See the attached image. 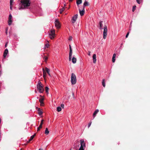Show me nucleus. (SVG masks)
Returning a JSON list of instances; mask_svg holds the SVG:
<instances>
[{"instance_id": "24", "label": "nucleus", "mask_w": 150, "mask_h": 150, "mask_svg": "<svg viewBox=\"0 0 150 150\" xmlns=\"http://www.w3.org/2000/svg\"><path fill=\"white\" fill-rule=\"evenodd\" d=\"M65 8L64 7H63L60 9L59 13L60 14L62 13V12L64 10Z\"/></svg>"}, {"instance_id": "21", "label": "nucleus", "mask_w": 150, "mask_h": 150, "mask_svg": "<svg viewBox=\"0 0 150 150\" xmlns=\"http://www.w3.org/2000/svg\"><path fill=\"white\" fill-rule=\"evenodd\" d=\"M35 134H34V135L31 136V137L30 138V139L29 140L28 142H29L31 141L33 139L34 137L35 136Z\"/></svg>"}, {"instance_id": "5", "label": "nucleus", "mask_w": 150, "mask_h": 150, "mask_svg": "<svg viewBox=\"0 0 150 150\" xmlns=\"http://www.w3.org/2000/svg\"><path fill=\"white\" fill-rule=\"evenodd\" d=\"M107 27L106 25H105L104 28L103 32V38L105 39L106 38L107 35Z\"/></svg>"}, {"instance_id": "2", "label": "nucleus", "mask_w": 150, "mask_h": 150, "mask_svg": "<svg viewBox=\"0 0 150 150\" xmlns=\"http://www.w3.org/2000/svg\"><path fill=\"white\" fill-rule=\"evenodd\" d=\"M71 81L72 85H74L76 83V76L74 73H72L71 74Z\"/></svg>"}, {"instance_id": "38", "label": "nucleus", "mask_w": 150, "mask_h": 150, "mask_svg": "<svg viewBox=\"0 0 150 150\" xmlns=\"http://www.w3.org/2000/svg\"><path fill=\"white\" fill-rule=\"evenodd\" d=\"M45 46L47 48H48L49 46V44H46L45 45Z\"/></svg>"}, {"instance_id": "39", "label": "nucleus", "mask_w": 150, "mask_h": 150, "mask_svg": "<svg viewBox=\"0 0 150 150\" xmlns=\"http://www.w3.org/2000/svg\"><path fill=\"white\" fill-rule=\"evenodd\" d=\"M91 122H90L88 124V127L89 128L91 126Z\"/></svg>"}, {"instance_id": "33", "label": "nucleus", "mask_w": 150, "mask_h": 150, "mask_svg": "<svg viewBox=\"0 0 150 150\" xmlns=\"http://www.w3.org/2000/svg\"><path fill=\"white\" fill-rule=\"evenodd\" d=\"M42 114V112L41 111L38 112V114L40 115H41Z\"/></svg>"}, {"instance_id": "40", "label": "nucleus", "mask_w": 150, "mask_h": 150, "mask_svg": "<svg viewBox=\"0 0 150 150\" xmlns=\"http://www.w3.org/2000/svg\"><path fill=\"white\" fill-rule=\"evenodd\" d=\"M72 39V37L71 36H70L69 38V40H71Z\"/></svg>"}, {"instance_id": "9", "label": "nucleus", "mask_w": 150, "mask_h": 150, "mask_svg": "<svg viewBox=\"0 0 150 150\" xmlns=\"http://www.w3.org/2000/svg\"><path fill=\"white\" fill-rule=\"evenodd\" d=\"M79 10L81 16H83L85 13V8H84V7H83L82 10L80 9H79Z\"/></svg>"}, {"instance_id": "8", "label": "nucleus", "mask_w": 150, "mask_h": 150, "mask_svg": "<svg viewBox=\"0 0 150 150\" xmlns=\"http://www.w3.org/2000/svg\"><path fill=\"white\" fill-rule=\"evenodd\" d=\"M12 16L11 14H10L8 17V23L9 25H11L12 23Z\"/></svg>"}, {"instance_id": "44", "label": "nucleus", "mask_w": 150, "mask_h": 150, "mask_svg": "<svg viewBox=\"0 0 150 150\" xmlns=\"http://www.w3.org/2000/svg\"><path fill=\"white\" fill-rule=\"evenodd\" d=\"M12 5H10V9L11 10H12Z\"/></svg>"}, {"instance_id": "41", "label": "nucleus", "mask_w": 150, "mask_h": 150, "mask_svg": "<svg viewBox=\"0 0 150 150\" xmlns=\"http://www.w3.org/2000/svg\"><path fill=\"white\" fill-rule=\"evenodd\" d=\"M61 107H62V108H63L64 107V104H62L61 105Z\"/></svg>"}, {"instance_id": "32", "label": "nucleus", "mask_w": 150, "mask_h": 150, "mask_svg": "<svg viewBox=\"0 0 150 150\" xmlns=\"http://www.w3.org/2000/svg\"><path fill=\"white\" fill-rule=\"evenodd\" d=\"M13 2V0H10V5H12Z\"/></svg>"}, {"instance_id": "51", "label": "nucleus", "mask_w": 150, "mask_h": 150, "mask_svg": "<svg viewBox=\"0 0 150 150\" xmlns=\"http://www.w3.org/2000/svg\"><path fill=\"white\" fill-rule=\"evenodd\" d=\"M73 0H69V1L70 2H71Z\"/></svg>"}, {"instance_id": "13", "label": "nucleus", "mask_w": 150, "mask_h": 150, "mask_svg": "<svg viewBox=\"0 0 150 150\" xmlns=\"http://www.w3.org/2000/svg\"><path fill=\"white\" fill-rule=\"evenodd\" d=\"M96 55L95 54H94L93 55V62L94 64L96 63Z\"/></svg>"}, {"instance_id": "35", "label": "nucleus", "mask_w": 150, "mask_h": 150, "mask_svg": "<svg viewBox=\"0 0 150 150\" xmlns=\"http://www.w3.org/2000/svg\"><path fill=\"white\" fill-rule=\"evenodd\" d=\"M115 58L114 57H112V61L113 62H114L115 61Z\"/></svg>"}, {"instance_id": "34", "label": "nucleus", "mask_w": 150, "mask_h": 150, "mask_svg": "<svg viewBox=\"0 0 150 150\" xmlns=\"http://www.w3.org/2000/svg\"><path fill=\"white\" fill-rule=\"evenodd\" d=\"M72 55H69V61H71V59Z\"/></svg>"}, {"instance_id": "16", "label": "nucleus", "mask_w": 150, "mask_h": 150, "mask_svg": "<svg viewBox=\"0 0 150 150\" xmlns=\"http://www.w3.org/2000/svg\"><path fill=\"white\" fill-rule=\"evenodd\" d=\"M76 59L75 57L74 56L72 59V62L73 64L76 63Z\"/></svg>"}, {"instance_id": "50", "label": "nucleus", "mask_w": 150, "mask_h": 150, "mask_svg": "<svg viewBox=\"0 0 150 150\" xmlns=\"http://www.w3.org/2000/svg\"><path fill=\"white\" fill-rule=\"evenodd\" d=\"M1 64H0V71H1Z\"/></svg>"}, {"instance_id": "28", "label": "nucleus", "mask_w": 150, "mask_h": 150, "mask_svg": "<svg viewBox=\"0 0 150 150\" xmlns=\"http://www.w3.org/2000/svg\"><path fill=\"white\" fill-rule=\"evenodd\" d=\"M48 90H49V88H48V87L46 86L45 87V91L47 93H48Z\"/></svg>"}, {"instance_id": "25", "label": "nucleus", "mask_w": 150, "mask_h": 150, "mask_svg": "<svg viewBox=\"0 0 150 150\" xmlns=\"http://www.w3.org/2000/svg\"><path fill=\"white\" fill-rule=\"evenodd\" d=\"M57 110L58 112H60L62 110V108L60 107H58L57 108Z\"/></svg>"}, {"instance_id": "31", "label": "nucleus", "mask_w": 150, "mask_h": 150, "mask_svg": "<svg viewBox=\"0 0 150 150\" xmlns=\"http://www.w3.org/2000/svg\"><path fill=\"white\" fill-rule=\"evenodd\" d=\"M44 60V61H45V62H46V60L47 59H48V58L47 57H46V56H45L44 57V58H43Z\"/></svg>"}, {"instance_id": "36", "label": "nucleus", "mask_w": 150, "mask_h": 150, "mask_svg": "<svg viewBox=\"0 0 150 150\" xmlns=\"http://www.w3.org/2000/svg\"><path fill=\"white\" fill-rule=\"evenodd\" d=\"M43 120H41V122H40V127L43 124Z\"/></svg>"}, {"instance_id": "37", "label": "nucleus", "mask_w": 150, "mask_h": 150, "mask_svg": "<svg viewBox=\"0 0 150 150\" xmlns=\"http://www.w3.org/2000/svg\"><path fill=\"white\" fill-rule=\"evenodd\" d=\"M129 34V32H128L126 35L125 37L126 38H127L128 37Z\"/></svg>"}, {"instance_id": "6", "label": "nucleus", "mask_w": 150, "mask_h": 150, "mask_svg": "<svg viewBox=\"0 0 150 150\" xmlns=\"http://www.w3.org/2000/svg\"><path fill=\"white\" fill-rule=\"evenodd\" d=\"M49 37L51 39H53L55 36V31L54 30H51L50 33L49 34Z\"/></svg>"}, {"instance_id": "12", "label": "nucleus", "mask_w": 150, "mask_h": 150, "mask_svg": "<svg viewBox=\"0 0 150 150\" xmlns=\"http://www.w3.org/2000/svg\"><path fill=\"white\" fill-rule=\"evenodd\" d=\"M8 53V50L7 49H6L4 52L3 56L5 58Z\"/></svg>"}, {"instance_id": "45", "label": "nucleus", "mask_w": 150, "mask_h": 150, "mask_svg": "<svg viewBox=\"0 0 150 150\" xmlns=\"http://www.w3.org/2000/svg\"><path fill=\"white\" fill-rule=\"evenodd\" d=\"M72 95H73V97L74 98H75V97L74 96V93L72 92Z\"/></svg>"}, {"instance_id": "52", "label": "nucleus", "mask_w": 150, "mask_h": 150, "mask_svg": "<svg viewBox=\"0 0 150 150\" xmlns=\"http://www.w3.org/2000/svg\"><path fill=\"white\" fill-rule=\"evenodd\" d=\"M39 150H42V149H39Z\"/></svg>"}, {"instance_id": "53", "label": "nucleus", "mask_w": 150, "mask_h": 150, "mask_svg": "<svg viewBox=\"0 0 150 150\" xmlns=\"http://www.w3.org/2000/svg\"><path fill=\"white\" fill-rule=\"evenodd\" d=\"M66 6V5L64 4V6Z\"/></svg>"}, {"instance_id": "17", "label": "nucleus", "mask_w": 150, "mask_h": 150, "mask_svg": "<svg viewBox=\"0 0 150 150\" xmlns=\"http://www.w3.org/2000/svg\"><path fill=\"white\" fill-rule=\"evenodd\" d=\"M69 55H72V50L71 49V47L70 45H69Z\"/></svg>"}, {"instance_id": "22", "label": "nucleus", "mask_w": 150, "mask_h": 150, "mask_svg": "<svg viewBox=\"0 0 150 150\" xmlns=\"http://www.w3.org/2000/svg\"><path fill=\"white\" fill-rule=\"evenodd\" d=\"M49 132L47 129V128H46L45 131V134L47 135L48 134Z\"/></svg>"}, {"instance_id": "47", "label": "nucleus", "mask_w": 150, "mask_h": 150, "mask_svg": "<svg viewBox=\"0 0 150 150\" xmlns=\"http://www.w3.org/2000/svg\"><path fill=\"white\" fill-rule=\"evenodd\" d=\"M7 43H6V44L5 45V47H7Z\"/></svg>"}, {"instance_id": "46", "label": "nucleus", "mask_w": 150, "mask_h": 150, "mask_svg": "<svg viewBox=\"0 0 150 150\" xmlns=\"http://www.w3.org/2000/svg\"><path fill=\"white\" fill-rule=\"evenodd\" d=\"M91 52L88 51V55L89 56L90 55Z\"/></svg>"}, {"instance_id": "42", "label": "nucleus", "mask_w": 150, "mask_h": 150, "mask_svg": "<svg viewBox=\"0 0 150 150\" xmlns=\"http://www.w3.org/2000/svg\"><path fill=\"white\" fill-rule=\"evenodd\" d=\"M115 57H116V54H113V56H112V57H114V58H115Z\"/></svg>"}, {"instance_id": "7", "label": "nucleus", "mask_w": 150, "mask_h": 150, "mask_svg": "<svg viewBox=\"0 0 150 150\" xmlns=\"http://www.w3.org/2000/svg\"><path fill=\"white\" fill-rule=\"evenodd\" d=\"M55 26L57 28H59L60 27V25L59 23L58 20L56 19L55 21Z\"/></svg>"}, {"instance_id": "4", "label": "nucleus", "mask_w": 150, "mask_h": 150, "mask_svg": "<svg viewBox=\"0 0 150 150\" xmlns=\"http://www.w3.org/2000/svg\"><path fill=\"white\" fill-rule=\"evenodd\" d=\"M37 88L39 91V92L40 93H42L43 91V88L42 86V84L40 82H39L38 83V84L37 85Z\"/></svg>"}, {"instance_id": "14", "label": "nucleus", "mask_w": 150, "mask_h": 150, "mask_svg": "<svg viewBox=\"0 0 150 150\" xmlns=\"http://www.w3.org/2000/svg\"><path fill=\"white\" fill-rule=\"evenodd\" d=\"M44 100V99L42 98H40L39 99V101L40 103V105L41 106L43 105V101Z\"/></svg>"}, {"instance_id": "30", "label": "nucleus", "mask_w": 150, "mask_h": 150, "mask_svg": "<svg viewBox=\"0 0 150 150\" xmlns=\"http://www.w3.org/2000/svg\"><path fill=\"white\" fill-rule=\"evenodd\" d=\"M42 127V126H41L40 127V125H39V127H38L37 128V131H38L40 130V129H41Z\"/></svg>"}, {"instance_id": "10", "label": "nucleus", "mask_w": 150, "mask_h": 150, "mask_svg": "<svg viewBox=\"0 0 150 150\" xmlns=\"http://www.w3.org/2000/svg\"><path fill=\"white\" fill-rule=\"evenodd\" d=\"M77 14H75L74 16L73 17L72 19V22L73 23H74L76 21V20L77 18Z\"/></svg>"}, {"instance_id": "27", "label": "nucleus", "mask_w": 150, "mask_h": 150, "mask_svg": "<svg viewBox=\"0 0 150 150\" xmlns=\"http://www.w3.org/2000/svg\"><path fill=\"white\" fill-rule=\"evenodd\" d=\"M136 1L138 4H140L141 3L142 0H136Z\"/></svg>"}, {"instance_id": "26", "label": "nucleus", "mask_w": 150, "mask_h": 150, "mask_svg": "<svg viewBox=\"0 0 150 150\" xmlns=\"http://www.w3.org/2000/svg\"><path fill=\"white\" fill-rule=\"evenodd\" d=\"M43 76L44 77H45L46 76V73L43 69Z\"/></svg>"}, {"instance_id": "3", "label": "nucleus", "mask_w": 150, "mask_h": 150, "mask_svg": "<svg viewBox=\"0 0 150 150\" xmlns=\"http://www.w3.org/2000/svg\"><path fill=\"white\" fill-rule=\"evenodd\" d=\"M81 146L79 150H84V148L86 147V144L84 142V140L81 139L80 140Z\"/></svg>"}, {"instance_id": "18", "label": "nucleus", "mask_w": 150, "mask_h": 150, "mask_svg": "<svg viewBox=\"0 0 150 150\" xmlns=\"http://www.w3.org/2000/svg\"><path fill=\"white\" fill-rule=\"evenodd\" d=\"M103 21H100L99 22V25H100V29L101 30L103 29L102 27L103 26V24L102 23Z\"/></svg>"}, {"instance_id": "48", "label": "nucleus", "mask_w": 150, "mask_h": 150, "mask_svg": "<svg viewBox=\"0 0 150 150\" xmlns=\"http://www.w3.org/2000/svg\"><path fill=\"white\" fill-rule=\"evenodd\" d=\"M38 112H39V111H41V110L40 108H38Z\"/></svg>"}, {"instance_id": "43", "label": "nucleus", "mask_w": 150, "mask_h": 150, "mask_svg": "<svg viewBox=\"0 0 150 150\" xmlns=\"http://www.w3.org/2000/svg\"><path fill=\"white\" fill-rule=\"evenodd\" d=\"M2 74V72L1 70L0 71V76H1Z\"/></svg>"}, {"instance_id": "11", "label": "nucleus", "mask_w": 150, "mask_h": 150, "mask_svg": "<svg viewBox=\"0 0 150 150\" xmlns=\"http://www.w3.org/2000/svg\"><path fill=\"white\" fill-rule=\"evenodd\" d=\"M89 5V3L87 0H85L83 3V7H84V8H85V6H88Z\"/></svg>"}, {"instance_id": "1", "label": "nucleus", "mask_w": 150, "mask_h": 150, "mask_svg": "<svg viewBox=\"0 0 150 150\" xmlns=\"http://www.w3.org/2000/svg\"><path fill=\"white\" fill-rule=\"evenodd\" d=\"M21 4H19V9H23L28 8L30 4L29 0H20Z\"/></svg>"}, {"instance_id": "29", "label": "nucleus", "mask_w": 150, "mask_h": 150, "mask_svg": "<svg viewBox=\"0 0 150 150\" xmlns=\"http://www.w3.org/2000/svg\"><path fill=\"white\" fill-rule=\"evenodd\" d=\"M136 6H134L133 7V8H132V11L133 12H134L135 11V10L136 9Z\"/></svg>"}, {"instance_id": "19", "label": "nucleus", "mask_w": 150, "mask_h": 150, "mask_svg": "<svg viewBox=\"0 0 150 150\" xmlns=\"http://www.w3.org/2000/svg\"><path fill=\"white\" fill-rule=\"evenodd\" d=\"M82 0H77L76 3L78 6L82 3Z\"/></svg>"}, {"instance_id": "15", "label": "nucleus", "mask_w": 150, "mask_h": 150, "mask_svg": "<svg viewBox=\"0 0 150 150\" xmlns=\"http://www.w3.org/2000/svg\"><path fill=\"white\" fill-rule=\"evenodd\" d=\"M99 112V110L98 109H96L94 112L93 114V118H94L96 116L97 114Z\"/></svg>"}, {"instance_id": "49", "label": "nucleus", "mask_w": 150, "mask_h": 150, "mask_svg": "<svg viewBox=\"0 0 150 150\" xmlns=\"http://www.w3.org/2000/svg\"><path fill=\"white\" fill-rule=\"evenodd\" d=\"M6 34H7V29L6 30Z\"/></svg>"}, {"instance_id": "23", "label": "nucleus", "mask_w": 150, "mask_h": 150, "mask_svg": "<svg viewBox=\"0 0 150 150\" xmlns=\"http://www.w3.org/2000/svg\"><path fill=\"white\" fill-rule=\"evenodd\" d=\"M102 84L103 86L104 87H105V80L104 79L102 81Z\"/></svg>"}, {"instance_id": "20", "label": "nucleus", "mask_w": 150, "mask_h": 150, "mask_svg": "<svg viewBox=\"0 0 150 150\" xmlns=\"http://www.w3.org/2000/svg\"><path fill=\"white\" fill-rule=\"evenodd\" d=\"M45 70H46V71H47V73L50 76H51L49 72L50 71V69H48V68H47V67H46L45 68Z\"/></svg>"}]
</instances>
